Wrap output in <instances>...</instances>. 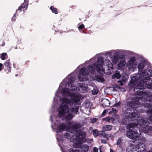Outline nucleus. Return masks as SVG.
<instances>
[{
    "instance_id": "1",
    "label": "nucleus",
    "mask_w": 152,
    "mask_h": 152,
    "mask_svg": "<svg viewBox=\"0 0 152 152\" xmlns=\"http://www.w3.org/2000/svg\"><path fill=\"white\" fill-rule=\"evenodd\" d=\"M145 65L143 61L140 62L138 66L140 73L134 75L129 83L131 88H134L135 92L137 94V97H133L127 102L128 107L123 109V116L129 121L137 120L140 117L139 113H146L151 115L149 120L152 122V109L147 108L152 107V92H143L144 88L152 89V70L147 69L143 70Z\"/></svg>"
},
{
    "instance_id": "25",
    "label": "nucleus",
    "mask_w": 152,
    "mask_h": 152,
    "mask_svg": "<svg viewBox=\"0 0 152 152\" xmlns=\"http://www.w3.org/2000/svg\"><path fill=\"white\" fill-rule=\"evenodd\" d=\"M98 92V91L96 89H94L92 91V94L93 95L97 94Z\"/></svg>"
},
{
    "instance_id": "39",
    "label": "nucleus",
    "mask_w": 152,
    "mask_h": 152,
    "mask_svg": "<svg viewBox=\"0 0 152 152\" xmlns=\"http://www.w3.org/2000/svg\"><path fill=\"white\" fill-rule=\"evenodd\" d=\"M110 152H116L115 151H114L112 149L110 148Z\"/></svg>"
},
{
    "instance_id": "31",
    "label": "nucleus",
    "mask_w": 152,
    "mask_h": 152,
    "mask_svg": "<svg viewBox=\"0 0 152 152\" xmlns=\"http://www.w3.org/2000/svg\"><path fill=\"white\" fill-rule=\"evenodd\" d=\"M60 88H58V90L57 91V92H56V96H55V97H54V99H55V97L56 96H59V94H58V92L59 91H60Z\"/></svg>"
},
{
    "instance_id": "42",
    "label": "nucleus",
    "mask_w": 152,
    "mask_h": 152,
    "mask_svg": "<svg viewBox=\"0 0 152 152\" xmlns=\"http://www.w3.org/2000/svg\"><path fill=\"white\" fill-rule=\"evenodd\" d=\"M15 76H18V75L17 74H16L15 75Z\"/></svg>"
},
{
    "instance_id": "10",
    "label": "nucleus",
    "mask_w": 152,
    "mask_h": 152,
    "mask_svg": "<svg viewBox=\"0 0 152 152\" xmlns=\"http://www.w3.org/2000/svg\"><path fill=\"white\" fill-rule=\"evenodd\" d=\"M140 119L138 121L137 124L134 123H132L128 124L127 126V128L129 130H134L135 131L138 128H140V126L139 125V123L140 122Z\"/></svg>"
},
{
    "instance_id": "18",
    "label": "nucleus",
    "mask_w": 152,
    "mask_h": 152,
    "mask_svg": "<svg viewBox=\"0 0 152 152\" xmlns=\"http://www.w3.org/2000/svg\"><path fill=\"white\" fill-rule=\"evenodd\" d=\"M95 79L99 82H103L104 81V79L101 75L96 76L95 77Z\"/></svg>"
},
{
    "instance_id": "41",
    "label": "nucleus",
    "mask_w": 152,
    "mask_h": 152,
    "mask_svg": "<svg viewBox=\"0 0 152 152\" xmlns=\"http://www.w3.org/2000/svg\"><path fill=\"white\" fill-rule=\"evenodd\" d=\"M90 104V103H87L86 104V106H87V105H89Z\"/></svg>"
},
{
    "instance_id": "17",
    "label": "nucleus",
    "mask_w": 152,
    "mask_h": 152,
    "mask_svg": "<svg viewBox=\"0 0 152 152\" xmlns=\"http://www.w3.org/2000/svg\"><path fill=\"white\" fill-rule=\"evenodd\" d=\"M4 65L5 67V69H7L8 72L10 71L11 68V64L10 63L9 60H7L4 63Z\"/></svg>"
},
{
    "instance_id": "28",
    "label": "nucleus",
    "mask_w": 152,
    "mask_h": 152,
    "mask_svg": "<svg viewBox=\"0 0 152 152\" xmlns=\"http://www.w3.org/2000/svg\"><path fill=\"white\" fill-rule=\"evenodd\" d=\"M56 116L55 115L51 116L50 117V120L53 123L54 121V119H56Z\"/></svg>"
},
{
    "instance_id": "7",
    "label": "nucleus",
    "mask_w": 152,
    "mask_h": 152,
    "mask_svg": "<svg viewBox=\"0 0 152 152\" xmlns=\"http://www.w3.org/2000/svg\"><path fill=\"white\" fill-rule=\"evenodd\" d=\"M137 64L135 58L131 57L127 63L126 68L124 69V72H133Z\"/></svg>"
},
{
    "instance_id": "5",
    "label": "nucleus",
    "mask_w": 152,
    "mask_h": 152,
    "mask_svg": "<svg viewBox=\"0 0 152 152\" xmlns=\"http://www.w3.org/2000/svg\"><path fill=\"white\" fill-rule=\"evenodd\" d=\"M121 51L120 50H112L106 52L105 54L111 57L112 62L114 64H117L118 69H123L126 64L125 60L120 55Z\"/></svg>"
},
{
    "instance_id": "8",
    "label": "nucleus",
    "mask_w": 152,
    "mask_h": 152,
    "mask_svg": "<svg viewBox=\"0 0 152 152\" xmlns=\"http://www.w3.org/2000/svg\"><path fill=\"white\" fill-rule=\"evenodd\" d=\"M141 134L140 133H138L137 132L134 130L133 131L129 130L126 132L127 136L130 139H136Z\"/></svg>"
},
{
    "instance_id": "29",
    "label": "nucleus",
    "mask_w": 152,
    "mask_h": 152,
    "mask_svg": "<svg viewBox=\"0 0 152 152\" xmlns=\"http://www.w3.org/2000/svg\"><path fill=\"white\" fill-rule=\"evenodd\" d=\"M122 142V140L121 138L119 139L117 142V145H121Z\"/></svg>"
},
{
    "instance_id": "24",
    "label": "nucleus",
    "mask_w": 152,
    "mask_h": 152,
    "mask_svg": "<svg viewBox=\"0 0 152 152\" xmlns=\"http://www.w3.org/2000/svg\"><path fill=\"white\" fill-rule=\"evenodd\" d=\"M97 120V118H94L93 119H90V122L92 124L95 123Z\"/></svg>"
},
{
    "instance_id": "27",
    "label": "nucleus",
    "mask_w": 152,
    "mask_h": 152,
    "mask_svg": "<svg viewBox=\"0 0 152 152\" xmlns=\"http://www.w3.org/2000/svg\"><path fill=\"white\" fill-rule=\"evenodd\" d=\"M104 132L102 130V131H99L98 132V136L102 137L103 135V133Z\"/></svg>"
},
{
    "instance_id": "38",
    "label": "nucleus",
    "mask_w": 152,
    "mask_h": 152,
    "mask_svg": "<svg viewBox=\"0 0 152 152\" xmlns=\"http://www.w3.org/2000/svg\"><path fill=\"white\" fill-rule=\"evenodd\" d=\"M3 64L1 63H0V71L2 70V66Z\"/></svg>"
},
{
    "instance_id": "40",
    "label": "nucleus",
    "mask_w": 152,
    "mask_h": 152,
    "mask_svg": "<svg viewBox=\"0 0 152 152\" xmlns=\"http://www.w3.org/2000/svg\"><path fill=\"white\" fill-rule=\"evenodd\" d=\"M5 45V43L4 42L2 44V46H4Z\"/></svg>"
},
{
    "instance_id": "12",
    "label": "nucleus",
    "mask_w": 152,
    "mask_h": 152,
    "mask_svg": "<svg viewBox=\"0 0 152 152\" xmlns=\"http://www.w3.org/2000/svg\"><path fill=\"white\" fill-rule=\"evenodd\" d=\"M80 152H87L89 149V146L86 144H83L81 145L80 147Z\"/></svg>"
},
{
    "instance_id": "34",
    "label": "nucleus",
    "mask_w": 152,
    "mask_h": 152,
    "mask_svg": "<svg viewBox=\"0 0 152 152\" xmlns=\"http://www.w3.org/2000/svg\"><path fill=\"white\" fill-rule=\"evenodd\" d=\"M107 110H104V111H103V112L102 113V116H104V115H105V114H106V111H107Z\"/></svg>"
},
{
    "instance_id": "2",
    "label": "nucleus",
    "mask_w": 152,
    "mask_h": 152,
    "mask_svg": "<svg viewBox=\"0 0 152 152\" xmlns=\"http://www.w3.org/2000/svg\"><path fill=\"white\" fill-rule=\"evenodd\" d=\"M74 73L69 75L64 79L63 83H65L66 87L69 88H62L60 91L62 96L69 97L71 99L65 97L60 98L61 105L58 109V116L59 118H64L65 121L71 120L75 116L71 113L67 114L70 110L76 114L78 111L80 100L83 98L79 93H75L73 91L77 89L75 77L73 76Z\"/></svg>"
},
{
    "instance_id": "23",
    "label": "nucleus",
    "mask_w": 152,
    "mask_h": 152,
    "mask_svg": "<svg viewBox=\"0 0 152 152\" xmlns=\"http://www.w3.org/2000/svg\"><path fill=\"white\" fill-rule=\"evenodd\" d=\"M99 131L97 130H93V135L95 137H96L98 136V135Z\"/></svg>"
},
{
    "instance_id": "32",
    "label": "nucleus",
    "mask_w": 152,
    "mask_h": 152,
    "mask_svg": "<svg viewBox=\"0 0 152 152\" xmlns=\"http://www.w3.org/2000/svg\"><path fill=\"white\" fill-rule=\"evenodd\" d=\"M84 25L83 24H82L80 25L79 26L78 28L79 29H82L83 28H84Z\"/></svg>"
},
{
    "instance_id": "21",
    "label": "nucleus",
    "mask_w": 152,
    "mask_h": 152,
    "mask_svg": "<svg viewBox=\"0 0 152 152\" xmlns=\"http://www.w3.org/2000/svg\"><path fill=\"white\" fill-rule=\"evenodd\" d=\"M50 10L52 11L55 14L58 13L57 10L56 8H55L53 6H51L50 7Z\"/></svg>"
},
{
    "instance_id": "6",
    "label": "nucleus",
    "mask_w": 152,
    "mask_h": 152,
    "mask_svg": "<svg viewBox=\"0 0 152 152\" xmlns=\"http://www.w3.org/2000/svg\"><path fill=\"white\" fill-rule=\"evenodd\" d=\"M146 118H142L140 120V122L139 123V125L140 126L139 129V132L142 130L145 133L149 135L152 136V126L148 125L149 122Z\"/></svg>"
},
{
    "instance_id": "35",
    "label": "nucleus",
    "mask_w": 152,
    "mask_h": 152,
    "mask_svg": "<svg viewBox=\"0 0 152 152\" xmlns=\"http://www.w3.org/2000/svg\"><path fill=\"white\" fill-rule=\"evenodd\" d=\"M101 142L102 143L106 144V142L105 140H101Z\"/></svg>"
},
{
    "instance_id": "30",
    "label": "nucleus",
    "mask_w": 152,
    "mask_h": 152,
    "mask_svg": "<svg viewBox=\"0 0 152 152\" xmlns=\"http://www.w3.org/2000/svg\"><path fill=\"white\" fill-rule=\"evenodd\" d=\"M103 120L109 122L110 120V118L107 117L106 118H103Z\"/></svg>"
},
{
    "instance_id": "33",
    "label": "nucleus",
    "mask_w": 152,
    "mask_h": 152,
    "mask_svg": "<svg viewBox=\"0 0 152 152\" xmlns=\"http://www.w3.org/2000/svg\"><path fill=\"white\" fill-rule=\"evenodd\" d=\"M98 148L96 147H95L94 148L93 151L94 152H97L98 151Z\"/></svg>"
},
{
    "instance_id": "19",
    "label": "nucleus",
    "mask_w": 152,
    "mask_h": 152,
    "mask_svg": "<svg viewBox=\"0 0 152 152\" xmlns=\"http://www.w3.org/2000/svg\"><path fill=\"white\" fill-rule=\"evenodd\" d=\"M62 150L63 152H80L79 150H75L72 148H70L68 151H64L63 149H62Z\"/></svg>"
},
{
    "instance_id": "36",
    "label": "nucleus",
    "mask_w": 152,
    "mask_h": 152,
    "mask_svg": "<svg viewBox=\"0 0 152 152\" xmlns=\"http://www.w3.org/2000/svg\"><path fill=\"white\" fill-rule=\"evenodd\" d=\"M108 136H109V135L108 134H105V135H104L103 136V137H104V138H106L107 139H108L107 137H108Z\"/></svg>"
},
{
    "instance_id": "14",
    "label": "nucleus",
    "mask_w": 152,
    "mask_h": 152,
    "mask_svg": "<svg viewBox=\"0 0 152 152\" xmlns=\"http://www.w3.org/2000/svg\"><path fill=\"white\" fill-rule=\"evenodd\" d=\"M102 106L103 107H107L110 106V101L107 99H104L102 101Z\"/></svg>"
},
{
    "instance_id": "9",
    "label": "nucleus",
    "mask_w": 152,
    "mask_h": 152,
    "mask_svg": "<svg viewBox=\"0 0 152 152\" xmlns=\"http://www.w3.org/2000/svg\"><path fill=\"white\" fill-rule=\"evenodd\" d=\"M129 73L128 72H123L122 73V77L121 78V80L118 81V84L121 86L123 85V83H126V81L128 79Z\"/></svg>"
},
{
    "instance_id": "3",
    "label": "nucleus",
    "mask_w": 152,
    "mask_h": 152,
    "mask_svg": "<svg viewBox=\"0 0 152 152\" xmlns=\"http://www.w3.org/2000/svg\"><path fill=\"white\" fill-rule=\"evenodd\" d=\"M55 123L54 126L57 133L56 138L58 141L60 142L64 140L61 135L62 132L66 131L64 136L68 139H72L71 142L75 144H81L86 141V134L85 132L81 130L80 124L76 122L71 121L69 123H62L58 125V122Z\"/></svg>"
},
{
    "instance_id": "11",
    "label": "nucleus",
    "mask_w": 152,
    "mask_h": 152,
    "mask_svg": "<svg viewBox=\"0 0 152 152\" xmlns=\"http://www.w3.org/2000/svg\"><path fill=\"white\" fill-rule=\"evenodd\" d=\"M78 89L82 93L86 92L87 91V86L85 84L81 83L78 85Z\"/></svg>"
},
{
    "instance_id": "37",
    "label": "nucleus",
    "mask_w": 152,
    "mask_h": 152,
    "mask_svg": "<svg viewBox=\"0 0 152 152\" xmlns=\"http://www.w3.org/2000/svg\"><path fill=\"white\" fill-rule=\"evenodd\" d=\"M15 13L14 14L13 17L12 18V20H13L14 21H15Z\"/></svg>"
},
{
    "instance_id": "20",
    "label": "nucleus",
    "mask_w": 152,
    "mask_h": 152,
    "mask_svg": "<svg viewBox=\"0 0 152 152\" xmlns=\"http://www.w3.org/2000/svg\"><path fill=\"white\" fill-rule=\"evenodd\" d=\"M0 57L1 59L4 60L7 57V54L6 53H3L1 54Z\"/></svg>"
},
{
    "instance_id": "4",
    "label": "nucleus",
    "mask_w": 152,
    "mask_h": 152,
    "mask_svg": "<svg viewBox=\"0 0 152 152\" xmlns=\"http://www.w3.org/2000/svg\"><path fill=\"white\" fill-rule=\"evenodd\" d=\"M99 56V54H96L90 60L85 62L84 64L80 65L77 67V69H79L81 66H85L87 64H89L88 66V69L84 67L79 70L78 78L80 81L88 80V75L89 72L92 74H94L95 69L97 71H102L107 75L111 74L113 72V65L110 61L108 59L104 61L103 57Z\"/></svg>"
},
{
    "instance_id": "44",
    "label": "nucleus",
    "mask_w": 152,
    "mask_h": 152,
    "mask_svg": "<svg viewBox=\"0 0 152 152\" xmlns=\"http://www.w3.org/2000/svg\"><path fill=\"white\" fill-rule=\"evenodd\" d=\"M25 6V5H23V6Z\"/></svg>"
},
{
    "instance_id": "26",
    "label": "nucleus",
    "mask_w": 152,
    "mask_h": 152,
    "mask_svg": "<svg viewBox=\"0 0 152 152\" xmlns=\"http://www.w3.org/2000/svg\"><path fill=\"white\" fill-rule=\"evenodd\" d=\"M121 104V102H119L118 103H116V104H115L113 105L114 107H120V105Z\"/></svg>"
},
{
    "instance_id": "16",
    "label": "nucleus",
    "mask_w": 152,
    "mask_h": 152,
    "mask_svg": "<svg viewBox=\"0 0 152 152\" xmlns=\"http://www.w3.org/2000/svg\"><path fill=\"white\" fill-rule=\"evenodd\" d=\"M112 129V126L110 125H106L104 126L102 128V130L104 131H110Z\"/></svg>"
},
{
    "instance_id": "43",
    "label": "nucleus",
    "mask_w": 152,
    "mask_h": 152,
    "mask_svg": "<svg viewBox=\"0 0 152 152\" xmlns=\"http://www.w3.org/2000/svg\"><path fill=\"white\" fill-rule=\"evenodd\" d=\"M51 126H52V128L53 127V125H52Z\"/></svg>"
},
{
    "instance_id": "13",
    "label": "nucleus",
    "mask_w": 152,
    "mask_h": 152,
    "mask_svg": "<svg viewBox=\"0 0 152 152\" xmlns=\"http://www.w3.org/2000/svg\"><path fill=\"white\" fill-rule=\"evenodd\" d=\"M28 0H24V2L22 4L21 6L18 7V10L21 11L22 8L24 10H26L28 7Z\"/></svg>"
},
{
    "instance_id": "15",
    "label": "nucleus",
    "mask_w": 152,
    "mask_h": 152,
    "mask_svg": "<svg viewBox=\"0 0 152 152\" xmlns=\"http://www.w3.org/2000/svg\"><path fill=\"white\" fill-rule=\"evenodd\" d=\"M122 77V74L121 75H120L119 72L118 71H116L114 72L113 75L112 77L113 79L116 78L117 79H119L120 77L121 78Z\"/></svg>"
},
{
    "instance_id": "22",
    "label": "nucleus",
    "mask_w": 152,
    "mask_h": 152,
    "mask_svg": "<svg viewBox=\"0 0 152 152\" xmlns=\"http://www.w3.org/2000/svg\"><path fill=\"white\" fill-rule=\"evenodd\" d=\"M117 110L114 108H112L111 109V110L109 112V114H112L113 113V114H115L116 113H117Z\"/></svg>"
}]
</instances>
